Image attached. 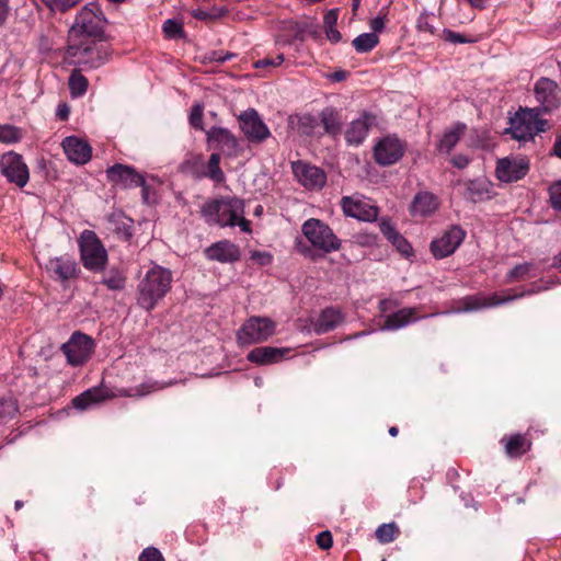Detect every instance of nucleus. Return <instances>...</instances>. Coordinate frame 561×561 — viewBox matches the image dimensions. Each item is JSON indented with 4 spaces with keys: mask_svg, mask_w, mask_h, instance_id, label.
<instances>
[{
    "mask_svg": "<svg viewBox=\"0 0 561 561\" xmlns=\"http://www.w3.org/2000/svg\"><path fill=\"white\" fill-rule=\"evenodd\" d=\"M244 208L243 199L237 196H220L206 201L201 207V216L209 226H238L242 232L251 233V221L244 217Z\"/></svg>",
    "mask_w": 561,
    "mask_h": 561,
    "instance_id": "1",
    "label": "nucleus"
},
{
    "mask_svg": "<svg viewBox=\"0 0 561 561\" xmlns=\"http://www.w3.org/2000/svg\"><path fill=\"white\" fill-rule=\"evenodd\" d=\"M172 283V271L153 263L137 284V305L146 311L153 310L171 290Z\"/></svg>",
    "mask_w": 561,
    "mask_h": 561,
    "instance_id": "2",
    "label": "nucleus"
},
{
    "mask_svg": "<svg viewBox=\"0 0 561 561\" xmlns=\"http://www.w3.org/2000/svg\"><path fill=\"white\" fill-rule=\"evenodd\" d=\"M301 232L309 241L310 245L296 239L295 245L297 251L305 257L314 260L317 253L314 250L321 251L322 254L339 251L342 247L341 239L333 230L320 219L309 218L301 226Z\"/></svg>",
    "mask_w": 561,
    "mask_h": 561,
    "instance_id": "3",
    "label": "nucleus"
},
{
    "mask_svg": "<svg viewBox=\"0 0 561 561\" xmlns=\"http://www.w3.org/2000/svg\"><path fill=\"white\" fill-rule=\"evenodd\" d=\"M535 293H537L535 289H525L520 293H514L513 289H506L502 294L492 293L490 295H484L482 293H478L474 295H468L455 301L453 312H476L483 309L494 308L506 305L519 298L530 296Z\"/></svg>",
    "mask_w": 561,
    "mask_h": 561,
    "instance_id": "4",
    "label": "nucleus"
},
{
    "mask_svg": "<svg viewBox=\"0 0 561 561\" xmlns=\"http://www.w3.org/2000/svg\"><path fill=\"white\" fill-rule=\"evenodd\" d=\"M107 20L99 3L85 4L76 15L75 22L69 30L70 41L81 37L103 38Z\"/></svg>",
    "mask_w": 561,
    "mask_h": 561,
    "instance_id": "5",
    "label": "nucleus"
},
{
    "mask_svg": "<svg viewBox=\"0 0 561 561\" xmlns=\"http://www.w3.org/2000/svg\"><path fill=\"white\" fill-rule=\"evenodd\" d=\"M68 56L76 59L83 69H98L105 65L111 57V48L103 38H93L80 43H70L67 49Z\"/></svg>",
    "mask_w": 561,
    "mask_h": 561,
    "instance_id": "6",
    "label": "nucleus"
},
{
    "mask_svg": "<svg viewBox=\"0 0 561 561\" xmlns=\"http://www.w3.org/2000/svg\"><path fill=\"white\" fill-rule=\"evenodd\" d=\"M164 386L156 388L154 386L140 385L135 390L129 389H113L105 385H101L98 387H92L87 389L79 396L72 399V405L78 410H85L90 405L103 402L107 399L116 398V397H142L147 393H150L153 390L161 389Z\"/></svg>",
    "mask_w": 561,
    "mask_h": 561,
    "instance_id": "7",
    "label": "nucleus"
},
{
    "mask_svg": "<svg viewBox=\"0 0 561 561\" xmlns=\"http://www.w3.org/2000/svg\"><path fill=\"white\" fill-rule=\"evenodd\" d=\"M80 260L83 267L93 273L104 272L108 254L103 243L92 230H83L78 239Z\"/></svg>",
    "mask_w": 561,
    "mask_h": 561,
    "instance_id": "8",
    "label": "nucleus"
},
{
    "mask_svg": "<svg viewBox=\"0 0 561 561\" xmlns=\"http://www.w3.org/2000/svg\"><path fill=\"white\" fill-rule=\"evenodd\" d=\"M547 128L548 122L540 117L538 110L525 108L511 121L507 133L519 142H527L533 141L536 135L546 131Z\"/></svg>",
    "mask_w": 561,
    "mask_h": 561,
    "instance_id": "9",
    "label": "nucleus"
},
{
    "mask_svg": "<svg viewBox=\"0 0 561 561\" xmlns=\"http://www.w3.org/2000/svg\"><path fill=\"white\" fill-rule=\"evenodd\" d=\"M276 323L266 317L253 316L237 331V343L249 346L267 341L275 334Z\"/></svg>",
    "mask_w": 561,
    "mask_h": 561,
    "instance_id": "10",
    "label": "nucleus"
},
{
    "mask_svg": "<svg viewBox=\"0 0 561 561\" xmlns=\"http://www.w3.org/2000/svg\"><path fill=\"white\" fill-rule=\"evenodd\" d=\"M534 95L538 102L539 114L551 113L561 105V88L559 84L547 77L539 78L534 84Z\"/></svg>",
    "mask_w": 561,
    "mask_h": 561,
    "instance_id": "11",
    "label": "nucleus"
},
{
    "mask_svg": "<svg viewBox=\"0 0 561 561\" xmlns=\"http://www.w3.org/2000/svg\"><path fill=\"white\" fill-rule=\"evenodd\" d=\"M0 172L9 183L23 188L30 180V170L22 154L8 151L0 156Z\"/></svg>",
    "mask_w": 561,
    "mask_h": 561,
    "instance_id": "12",
    "label": "nucleus"
},
{
    "mask_svg": "<svg viewBox=\"0 0 561 561\" xmlns=\"http://www.w3.org/2000/svg\"><path fill=\"white\" fill-rule=\"evenodd\" d=\"M407 144L396 135H387L374 146V159L381 167L396 164L404 156Z\"/></svg>",
    "mask_w": 561,
    "mask_h": 561,
    "instance_id": "13",
    "label": "nucleus"
},
{
    "mask_svg": "<svg viewBox=\"0 0 561 561\" xmlns=\"http://www.w3.org/2000/svg\"><path fill=\"white\" fill-rule=\"evenodd\" d=\"M466 231L458 225H454L445 230L439 237L433 239L430 243L432 255L442 260L456 252L466 238Z\"/></svg>",
    "mask_w": 561,
    "mask_h": 561,
    "instance_id": "14",
    "label": "nucleus"
},
{
    "mask_svg": "<svg viewBox=\"0 0 561 561\" xmlns=\"http://www.w3.org/2000/svg\"><path fill=\"white\" fill-rule=\"evenodd\" d=\"M67 362L71 366L83 365L94 351V341L91 336L75 332L69 341L61 347Z\"/></svg>",
    "mask_w": 561,
    "mask_h": 561,
    "instance_id": "15",
    "label": "nucleus"
},
{
    "mask_svg": "<svg viewBox=\"0 0 561 561\" xmlns=\"http://www.w3.org/2000/svg\"><path fill=\"white\" fill-rule=\"evenodd\" d=\"M238 122L241 131L252 144H261L271 137L270 128L254 108L243 111L238 116Z\"/></svg>",
    "mask_w": 561,
    "mask_h": 561,
    "instance_id": "16",
    "label": "nucleus"
},
{
    "mask_svg": "<svg viewBox=\"0 0 561 561\" xmlns=\"http://www.w3.org/2000/svg\"><path fill=\"white\" fill-rule=\"evenodd\" d=\"M206 142L209 148L219 149L229 158H237L241 153L239 140L225 127H210L206 131Z\"/></svg>",
    "mask_w": 561,
    "mask_h": 561,
    "instance_id": "17",
    "label": "nucleus"
},
{
    "mask_svg": "<svg viewBox=\"0 0 561 561\" xmlns=\"http://www.w3.org/2000/svg\"><path fill=\"white\" fill-rule=\"evenodd\" d=\"M47 273L61 284L77 279L81 268L76 259L69 254L50 257L46 263Z\"/></svg>",
    "mask_w": 561,
    "mask_h": 561,
    "instance_id": "18",
    "label": "nucleus"
},
{
    "mask_svg": "<svg viewBox=\"0 0 561 561\" xmlns=\"http://www.w3.org/2000/svg\"><path fill=\"white\" fill-rule=\"evenodd\" d=\"M107 181L115 187L133 188L142 185L145 176L137 172V170L127 164L115 163L108 167L105 171Z\"/></svg>",
    "mask_w": 561,
    "mask_h": 561,
    "instance_id": "19",
    "label": "nucleus"
},
{
    "mask_svg": "<svg viewBox=\"0 0 561 561\" xmlns=\"http://www.w3.org/2000/svg\"><path fill=\"white\" fill-rule=\"evenodd\" d=\"M343 213L347 217L362 221H374L378 216V207L370 204L369 199L358 196H344L341 199Z\"/></svg>",
    "mask_w": 561,
    "mask_h": 561,
    "instance_id": "20",
    "label": "nucleus"
},
{
    "mask_svg": "<svg viewBox=\"0 0 561 561\" xmlns=\"http://www.w3.org/2000/svg\"><path fill=\"white\" fill-rule=\"evenodd\" d=\"M291 169L297 181L306 188L320 190L327 183L324 171L316 165L296 161L291 163Z\"/></svg>",
    "mask_w": 561,
    "mask_h": 561,
    "instance_id": "21",
    "label": "nucleus"
},
{
    "mask_svg": "<svg viewBox=\"0 0 561 561\" xmlns=\"http://www.w3.org/2000/svg\"><path fill=\"white\" fill-rule=\"evenodd\" d=\"M528 171V159L503 158L497 161L495 174L501 182L511 183L523 179Z\"/></svg>",
    "mask_w": 561,
    "mask_h": 561,
    "instance_id": "22",
    "label": "nucleus"
},
{
    "mask_svg": "<svg viewBox=\"0 0 561 561\" xmlns=\"http://www.w3.org/2000/svg\"><path fill=\"white\" fill-rule=\"evenodd\" d=\"M377 125V116L369 112H363L359 117L353 119L345 130V140L351 146H359L364 142L370 128Z\"/></svg>",
    "mask_w": 561,
    "mask_h": 561,
    "instance_id": "23",
    "label": "nucleus"
},
{
    "mask_svg": "<svg viewBox=\"0 0 561 561\" xmlns=\"http://www.w3.org/2000/svg\"><path fill=\"white\" fill-rule=\"evenodd\" d=\"M61 147L67 159L77 165H83L91 160L92 148L83 139L68 136L62 140Z\"/></svg>",
    "mask_w": 561,
    "mask_h": 561,
    "instance_id": "24",
    "label": "nucleus"
},
{
    "mask_svg": "<svg viewBox=\"0 0 561 561\" xmlns=\"http://www.w3.org/2000/svg\"><path fill=\"white\" fill-rule=\"evenodd\" d=\"M439 205V199L435 194L428 191H421L413 197L409 211L412 217L427 218L437 211Z\"/></svg>",
    "mask_w": 561,
    "mask_h": 561,
    "instance_id": "25",
    "label": "nucleus"
},
{
    "mask_svg": "<svg viewBox=\"0 0 561 561\" xmlns=\"http://www.w3.org/2000/svg\"><path fill=\"white\" fill-rule=\"evenodd\" d=\"M462 187V196L473 203L483 202L492 197V184L484 178L459 181Z\"/></svg>",
    "mask_w": 561,
    "mask_h": 561,
    "instance_id": "26",
    "label": "nucleus"
},
{
    "mask_svg": "<svg viewBox=\"0 0 561 561\" xmlns=\"http://www.w3.org/2000/svg\"><path fill=\"white\" fill-rule=\"evenodd\" d=\"M205 255L210 261L232 263L240 259V250L229 240H221L206 248Z\"/></svg>",
    "mask_w": 561,
    "mask_h": 561,
    "instance_id": "27",
    "label": "nucleus"
},
{
    "mask_svg": "<svg viewBox=\"0 0 561 561\" xmlns=\"http://www.w3.org/2000/svg\"><path fill=\"white\" fill-rule=\"evenodd\" d=\"M289 348L260 346L248 353L247 359L256 365H271L283 360Z\"/></svg>",
    "mask_w": 561,
    "mask_h": 561,
    "instance_id": "28",
    "label": "nucleus"
},
{
    "mask_svg": "<svg viewBox=\"0 0 561 561\" xmlns=\"http://www.w3.org/2000/svg\"><path fill=\"white\" fill-rule=\"evenodd\" d=\"M344 321L343 312L334 307L323 309L313 322V331L324 334L336 329Z\"/></svg>",
    "mask_w": 561,
    "mask_h": 561,
    "instance_id": "29",
    "label": "nucleus"
},
{
    "mask_svg": "<svg viewBox=\"0 0 561 561\" xmlns=\"http://www.w3.org/2000/svg\"><path fill=\"white\" fill-rule=\"evenodd\" d=\"M419 319L421 318L416 316V308H402L386 317L381 330L397 331L399 329L407 327L410 323L417 321Z\"/></svg>",
    "mask_w": 561,
    "mask_h": 561,
    "instance_id": "30",
    "label": "nucleus"
},
{
    "mask_svg": "<svg viewBox=\"0 0 561 561\" xmlns=\"http://www.w3.org/2000/svg\"><path fill=\"white\" fill-rule=\"evenodd\" d=\"M319 119L327 135L333 138L341 135L343 121L339 111L325 107L320 112Z\"/></svg>",
    "mask_w": 561,
    "mask_h": 561,
    "instance_id": "31",
    "label": "nucleus"
},
{
    "mask_svg": "<svg viewBox=\"0 0 561 561\" xmlns=\"http://www.w3.org/2000/svg\"><path fill=\"white\" fill-rule=\"evenodd\" d=\"M289 127L301 136H312L319 126V119L311 114L293 115L288 119Z\"/></svg>",
    "mask_w": 561,
    "mask_h": 561,
    "instance_id": "32",
    "label": "nucleus"
},
{
    "mask_svg": "<svg viewBox=\"0 0 561 561\" xmlns=\"http://www.w3.org/2000/svg\"><path fill=\"white\" fill-rule=\"evenodd\" d=\"M467 129L466 124L456 123L450 129L446 130L440 140L438 141L436 148L439 152L449 153L453 148L458 144L461 136L465 134Z\"/></svg>",
    "mask_w": 561,
    "mask_h": 561,
    "instance_id": "33",
    "label": "nucleus"
},
{
    "mask_svg": "<svg viewBox=\"0 0 561 561\" xmlns=\"http://www.w3.org/2000/svg\"><path fill=\"white\" fill-rule=\"evenodd\" d=\"M127 277L124 271L118 267H111L107 270L100 280L107 289L113 291L123 290L126 286Z\"/></svg>",
    "mask_w": 561,
    "mask_h": 561,
    "instance_id": "34",
    "label": "nucleus"
},
{
    "mask_svg": "<svg viewBox=\"0 0 561 561\" xmlns=\"http://www.w3.org/2000/svg\"><path fill=\"white\" fill-rule=\"evenodd\" d=\"M539 275L538 267L535 263L525 262L515 265L507 274V282L522 280L527 277H536Z\"/></svg>",
    "mask_w": 561,
    "mask_h": 561,
    "instance_id": "35",
    "label": "nucleus"
},
{
    "mask_svg": "<svg viewBox=\"0 0 561 561\" xmlns=\"http://www.w3.org/2000/svg\"><path fill=\"white\" fill-rule=\"evenodd\" d=\"M68 85L70 95L72 98H80L85 94L89 81L79 69H73L69 76Z\"/></svg>",
    "mask_w": 561,
    "mask_h": 561,
    "instance_id": "36",
    "label": "nucleus"
},
{
    "mask_svg": "<svg viewBox=\"0 0 561 561\" xmlns=\"http://www.w3.org/2000/svg\"><path fill=\"white\" fill-rule=\"evenodd\" d=\"M379 44V37L375 33H363L356 36L352 45L358 54L371 51Z\"/></svg>",
    "mask_w": 561,
    "mask_h": 561,
    "instance_id": "37",
    "label": "nucleus"
},
{
    "mask_svg": "<svg viewBox=\"0 0 561 561\" xmlns=\"http://www.w3.org/2000/svg\"><path fill=\"white\" fill-rule=\"evenodd\" d=\"M220 154L218 152H213L209 156L208 164H207V172L205 176L209 178L215 183H222L226 180V175L224 171L220 168Z\"/></svg>",
    "mask_w": 561,
    "mask_h": 561,
    "instance_id": "38",
    "label": "nucleus"
},
{
    "mask_svg": "<svg viewBox=\"0 0 561 561\" xmlns=\"http://www.w3.org/2000/svg\"><path fill=\"white\" fill-rule=\"evenodd\" d=\"M162 32L168 39H183L186 33L183 23L176 19H168L162 24Z\"/></svg>",
    "mask_w": 561,
    "mask_h": 561,
    "instance_id": "39",
    "label": "nucleus"
},
{
    "mask_svg": "<svg viewBox=\"0 0 561 561\" xmlns=\"http://www.w3.org/2000/svg\"><path fill=\"white\" fill-rule=\"evenodd\" d=\"M526 439L520 434L512 435L505 444V451L510 457H518L526 453Z\"/></svg>",
    "mask_w": 561,
    "mask_h": 561,
    "instance_id": "40",
    "label": "nucleus"
},
{
    "mask_svg": "<svg viewBox=\"0 0 561 561\" xmlns=\"http://www.w3.org/2000/svg\"><path fill=\"white\" fill-rule=\"evenodd\" d=\"M398 534L399 529L394 523L382 524L376 529V538L381 543L393 541Z\"/></svg>",
    "mask_w": 561,
    "mask_h": 561,
    "instance_id": "41",
    "label": "nucleus"
},
{
    "mask_svg": "<svg viewBox=\"0 0 561 561\" xmlns=\"http://www.w3.org/2000/svg\"><path fill=\"white\" fill-rule=\"evenodd\" d=\"M21 138L22 133L20 128L13 125H0V142L16 144Z\"/></svg>",
    "mask_w": 561,
    "mask_h": 561,
    "instance_id": "42",
    "label": "nucleus"
},
{
    "mask_svg": "<svg viewBox=\"0 0 561 561\" xmlns=\"http://www.w3.org/2000/svg\"><path fill=\"white\" fill-rule=\"evenodd\" d=\"M18 413L16 402L12 398L0 399V422L12 419Z\"/></svg>",
    "mask_w": 561,
    "mask_h": 561,
    "instance_id": "43",
    "label": "nucleus"
},
{
    "mask_svg": "<svg viewBox=\"0 0 561 561\" xmlns=\"http://www.w3.org/2000/svg\"><path fill=\"white\" fill-rule=\"evenodd\" d=\"M203 114H204V106L201 103H196L192 106L191 113L188 116V123L190 125L197 130H203Z\"/></svg>",
    "mask_w": 561,
    "mask_h": 561,
    "instance_id": "44",
    "label": "nucleus"
},
{
    "mask_svg": "<svg viewBox=\"0 0 561 561\" xmlns=\"http://www.w3.org/2000/svg\"><path fill=\"white\" fill-rule=\"evenodd\" d=\"M443 38L446 42L451 44H470L474 43L477 39L472 36H467L457 32H454L449 28L443 30Z\"/></svg>",
    "mask_w": 561,
    "mask_h": 561,
    "instance_id": "45",
    "label": "nucleus"
},
{
    "mask_svg": "<svg viewBox=\"0 0 561 561\" xmlns=\"http://www.w3.org/2000/svg\"><path fill=\"white\" fill-rule=\"evenodd\" d=\"M548 193L551 207L557 211H561V181L553 182L549 186Z\"/></svg>",
    "mask_w": 561,
    "mask_h": 561,
    "instance_id": "46",
    "label": "nucleus"
},
{
    "mask_svg": "<svg viewBox=\"0 0 561 561\" xmlns=\"http://www.w3.org/2000/svg\"><path fill=\"white\" fill-rule=\"evenodd\" d=\"M51 11L66 12L82 0H42Z\"/></svg>",
    "mask_w": 561,
    "mask_h": 561,
    "instance_id": "47",
    "label": "nucleus"
},
{
    "mask_svg": "<svg viewBox=\"0 0 561 561\" xmlns=\"http://www.w3.org/2000/svg\"><path fill=\"white\" fill-rule=\"evenodd\" d=\"M139 561H164V558L159 549L148 547L140 553Z\"/></svg>",
    "mask_w": 561,
    "mask_h": 561,
    "instance_id": "48",
    "label": "nucleus"
},
{
    "mask_svg": "<svg viewBox=\"0 0 561 561\" xmlns=\"http://www.w3.org/2000/svg\"><path fill=\"white\" fill-rule=\"evenodd\" d=\"M237 55L234 53L222 51V50H213L208 54L207 59L210 62L224 64V62L234 58Z\"/></svg>",
    "mask_w": 561,
    "mask_h": 561,
    "instance_id": "49",
    "label": "nucleus"
},
{
    "mask_svg": "<svg viewBox=\"0 0 561 561\" xmlns=\"http://www.w3.org/2000/svg\"><path fill=\"white\" fill-rule=\"evenodd\" d=\"M285 57L283 54H278L276 57H265L263 59H260L255 61L254 67L255 68H266V67H275L279 66L284 62Z\"/></svg>",
    "mask_w": 561,
    "mask_h": 561,
    "instance_id": "50",
    "label": "nucleus"
},
{
    "mask_svg": "<svg viewBox=\"0 0 561 561\" xmlns=\"http://www.w3.org/2000/svg\"><path fill=\"white\" fill-rule=\"evenodd\" d=\"M431 15L428 13H422L416 21V27L420 32H427L431 35L435 33V27L430 23Z\"/></svg>",
    "mask_w": 561,
    "mask_h": 561,
    "instance_id": "51",
    "label": "nucleus"
},
{
    "mask_svg": "<svg viewBox=\"0 0 561 561\" xmlns=\"http://www.w3.org/2000/svg\"><path fill=\"white\" fill-rule=\"evenodd\" d=\"M316 541L321 549L327 550L332 547V535L329 530L321 531L317 535Z\"/></svg>",
    "mask_w": 561,
    "mask_h": 561,
    "instance_id": "52",
    "label": "nucleus"
},
{
    "mask_svg": "<svg viewBox=\"0 0 561 561\" xmlns=\"http://www.w3.org/2000/svg\"><path fill=\"white\" fill-rule=\"evenodd\" d=\"M391 243L398 249L399 252L402 254H410L412 251L411 244L401 236L399 234L391 241Z\"/></svg>",
    "mask_w": 561,
    "mask_h": 561,
    "instance_id": "53",
    "label": "nucleus"
},
{
    "mask_svg": "<svg viewBox=\"0 0 561 561\" xmlns=\"http://www.w3.org/2000/svg\"><path fill=\"white\" fill-rule=\"evenodd\" d=\"M380 231L382 234L391 242L400 233L396 230V228L388 221L380 222Z\"/></svg>",
    "mask_w": 561,
    "mask_h": 561,
    "instance_id": "54",
    "label": "nucleus"
},
{
    "mask_svg": "<svg viewBox=\"0 0 561 561\" xmlns=\"http://www.w3.org/2000/svg\"><path fill=\"white\" fill-rule=\"evenodd\" d=\"M337 22V9L328 11L323 16V23L325 28L335 26Z\"/></svg>",
    "mask_w": 561,
    "mask_h": 561,
    "instance_id": "55",
    "label": "nucleus"
},
{
    "mask_svg": "<svg viewBox=\"0 0 561 561\" xmlns=\"http://www.w3.org/2000/svg\"><path fill=\"white\" fill-rule=\"evenodd\" d=\"M325 35H327V38L333 44H336L342 39L341 33L336 30L335 26L327 27Z\"/></svg>",
    "mask_w": 561,
    "mask_h": 561,
    "instance_id": "56",
    "label": "nucleus"
},
{
    "mask_svg": "<svg viewBox=\"0 0 561 561\" xmlns=\"http://www.w3.org/2000/svg\"><path fill=\"white\" fill-rule=\"evenodd\" d=\"M370 28H371V33H379L381 32L383 28H385V18L383 16H376L371 21H370Z\"/></svg>",
    "mask_w": 561,
    "mask_h": 561,
    "instance_id": "57",
    "label": "nucleus"
},
{
    "mask_svg": "<svg viewBox=\"0 0 561 561\" xmlns=\"http://www.w3.org/2000/svg\"><path fill=\"white\" fill-rule=\"evenodd\" d=\"M219 15L220 14H213V13H210L208 11L201 10V9L192 11V16H194L195 19H197L199 21H206V20H209V19L217 18Z\"/></svg>",
    "mask_w": 561,
    "mask_h": 561,
    "instance_id": "58",
    "label": "nucleus"
},
{
    "mask_svg": "<svg viewBox=\"0 0 561 561\" xmlns=\"http://www.w3.org/2000/svg\"><path fill=\"white\" fill-rule=\"evenodd\" d=\"M451 163L454 167L458 169H463L469 164V158L465 154L459 153L453 157Z\"/></svg>",
    "mask_w": 561,
    "mask_h": 561,
    "instance_id": "59",
    "label": "nucleus"
},
{
    "mask_svg": "<svg viewBox=\"0 0 561 561\" xmlns=\"http://www.w3.org/2000/svg\"><path fill=\"white\" fill-rule=\"evenodd\" d=\"M9 13V1L0 0V26L5 22Z\"/></svg>",
    "mask_w": 561,
    "mask_h": 561,
    "instance_id": "60",
    "label": "nucleus"
},
{
    "mask_svg": "<svg viewBox=\"0 0 561 561\" xmlns=\"http://www.w3.org/2000/svg\"><path fill=\"white\" fill-rule=\"evenodd\" d=\"M346 76H347L346 71L339 70V71H334L333 73H331L329 76V78L333 82H341L346 79Z\"/></svg>",
    "mask_w": 561,
    "mask_h": 561,
    "instance_id": "61",
    "label": "nucleus"
},
{
    "mask_svg": "<svg viewBox=\"0 0 561 561\" xmlns=\"http://www.w3.org/2000/svg\"><path fill=\"white\" fill-rule=\"evenodd\" d=\"M465 1L468 2L470 4V7L473 9L483 10V9H485L486 2L489 0H465Z\"/></svg>",
    "mask_w": 561,
    "mask_h": 561,
    "instance_id": "62",
    "label": "nucleus"
},
{
    "mask_svg": "<svg viewBox=\"0 0 561 561\" xmlns=\"http://www.w3.org/2000/svg\"><path fill=\"white\" fill-rule=\"evenodd\" d=\"M552 153L561 159V134L556 138L552 148Z\"/></svg>",
    "mask_w": 561,
    "mask_h": 561,
    "instance_id": "63",
    "label": "nucleus"
},
{
    "mask_svg": "<svg viewBox=\"0 0 561 561\" xmlns=\"http://www.w3.org/2000/svg\"><path fill=\"white\" fill-rule=\"evenodd\" d=\"M68 114H69V111L67 108V106L65 105L64 108H60L58 110L57 112V116L60 118V119H67L68 118Z\"/></svg>",
    "mask_w": 561,
    "mask_h": 561,
    "instance_id": "64",
    "label": "nucleus"
}]
</instances>
